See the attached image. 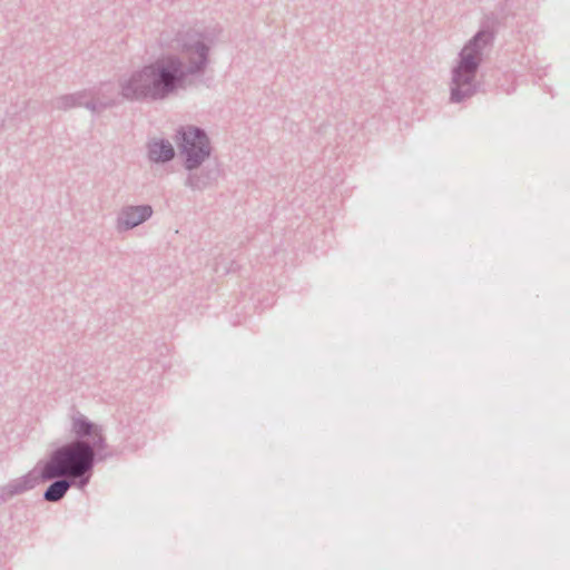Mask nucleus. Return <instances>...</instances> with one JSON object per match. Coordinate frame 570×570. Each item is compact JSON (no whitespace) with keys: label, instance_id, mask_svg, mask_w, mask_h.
Masks as SVG:
<instances>
[{"label":"nucleus","instance_id":"f257e3e1","mask_svg":"<svg viewBox=\"0 0 570 570\" xmlns=\"http://www.w3.org/2000/svg\"><path fill=\"white\" fill-rule=\"evenodd\" d=\"M94 451L83 442H75L60 448L42 470V476L47 480L63 475L81 476L92 465Z\"/></svg>","mask_w":570,"mask_h":570},{"label":"nucleus","instance_id":"f03ea898","mask_svg":"<svg viewBox=\"0 0 570 570\" xmlns=\"http://www.w3.org/2000/svg\"><path fill=\"white\" fill-rule=\"evenodd\" d=\"M177 71L173 62L145 68L130 79L124 95L128 98L164 97L174 88Z\"/></svg>","mask_w":570,"mask_h":570},{"label":"nucleus","instance_id":"7ed1b4c3","mask_svg":"<svg viewBox=\"0 0 570 570\" xmlns=\"http://www.w3.org/2000/svg\"><path fill=\"white\" fill-rule=\"evenodd\" d=\"M481 39V35H479L473 43L468 45L462 50L461 62L459 67L454 71L453 81L455 83V88L452 89V99L455 101L461 100V96L459 95L460 88L464 85H468L472 79L474 71L478 66V49L476 42Z\"/></svg>","mask_w":570,"mask_h":570},{"label":"nucleus","instance_id":"20e7f679","mask_svg":"<svg viewBox=\"0 0 570 570\" xmlns=\"http://www.w3.org/2000/svg\"><path fill=\"white\" fill-rule=\"evenodd\" d=\"M183 149L189 169L198 166L208 155L209 145L206 136L197 128H188L183 132Z\"/></svg>","mask_w":570,"mask_h":570},{"label":"nucleus","instance_id":"39448f33","mask_svg":"<svg viewBox=\"0 0 570 570\" xmlns=\"http://www.w3.org/2000/svg\"><path fill=\"white\" fill-rule=\"evenodd\" d=\"M151 215L149 206L132 207L126 210L121 217V224L126 228L135 227Z\"/></svg>","mask_w":570,"mask_h":570},{"label":"nucleus","instance_id":"423d86ee","mask_svg":"<svg viewBox=\"0 0 570 570\" xmlns=\"http://www.w3.org/2000/svg\"><path fill=\"white\" fill-rule=\"evenodd\" d=\"M149 157L155 161H166L174 157V148L163 140L154 141L149 146Z\"/></svg>","mask_w":570,"mask_h":570},{"label":"nucleus","instance_id":"0eeeda50","mask_svg":"<svg viewBox=\"0 0 570 570\" xmlns=\"http://www.w3.org/2000/svg\"><path fill=\"white\" fill-rule=\"evenodd\" d=\"M69 487L70 484L68 481H56L46 491L45 499L47 501H58L65 495Z\"/></svg>","mask_w":570,"mask_h":570},{"label":"nucleus","instance_id":"6e6552de","mask_svg":"<svg viewBox=\"0 0 570 570\" xmlns=\"http://www.w3.org/2000/svg\"><path fill=\"white\" fill-rule=\"evenodd\" d=\"M73 429H75V432L78 435H91V434H94L95 438H97V440L94 439V441H92L94 444H97L101 440L100 435L97 433L96 426L87 423L82 419H78V420L75 421Z\"/></svg>","mask_w":570,"mask_h":570},{"label":"nucleus","instance_id":"1a4fd4ad","mask_svg":"<svg viewBox=\"0 0 570 570\" xmlns=\"http://www.w3.org/2000/svg\"><path fill=\"white\" fill-rule=\"evenodd\" d=\"M195 56H196L195 67H198L205 60V49L203 47L197 48L196 51H195Z\"/></svg>","mask_w":570,"mask_h":570}]
</instances>
